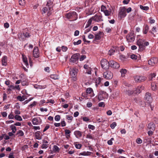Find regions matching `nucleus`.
<instances>
[{
	"label": "nucleus",
	"instance_id": "1",
	"mask_svg": "<svg viewBox=\"0 0 158 158\" xmlns=\"http://www.w3.org/2000/svg\"><path fill=\"white\" fill-rule=\"evenodd\" d=\"M136 44L139 47V51H142L145 49V46L149 45V43L145 40L139 39L136 42Z\"/></svg>",
	"mask_w": 158,
	"mask_h": 158
},
{
	"label": "nucleus",
	"instance_id": "2",
	"mask_svg": "<svg viewBox=\"0 0 158 158\" xmlns=\"http://www.w3.org/2000/svg\"><path fill=\"white\" fill-rule=\"evenodd\" d=\"M78 70L76 68L70 69V73L71 78L72 81H76L77 79V75Z\"/></svg>",
	"mask_w": 158,
	"mask_h": 158
},
{
	"label": "nucleus",
	"instance_id": "3",
	"mask_svg": "<svg viewBox=\"0 0 158 158\" xmlns=\"http://www.w3.org/2000/svg\"><path fill=\"white\" fill-rule=\"evenodd\" d=\"M126 8L125 6L121 7L119 10L118 14V18L120 20L125 18L126 16Z\"/></svg>",
	"mask_w": 158,
	"mask_h": 158
},
{
	"label": "nucleus",
	"instance_id": "4",
	"mask_svg": "<svg viewBox=\"0 0 158 158\" xmlns=\"http://www.w3.org/2000/svg\"><path fill=\"white\" fill-rule=\"evenodd\" d=\"M66 16L67 18L71 19L73 21L76 20L78 18L77 15V13L74 11L67 14Z\"/></svg>",
	"mask_w": 158,
	"mask_h": 158
},
{
	"label": "nucleus",
	"instance_id": "5",
	"mask_svg": "<svg viewBox=\"0 0 158 158\" xmlns=\"http://www.w3.org/2000/svg\"><path fill=\"white\" fill-rule=\"evenodd\" d=\"M102 67L105 70L109 69L110 66V61L108 62L106 59H104L101 60Z\"/></svg>",
	"mask_w": 158,
	"mask_h": 158
},
{
	"label": "nucleus",
	"instance_id": "6",
	"mask_svg": "<svg viewBox=\"0 0 158 158\" xmlns=\"http://www.w3.org/2000/svg\"><path fill=\"white\" fill-rule=\"evenodd\" d=\"M135 35L133 32H130L127 36V40L128 43L133 42L135 40Z\"/></svg>",
	"mask_w": 158,
	"mask_h": 158
},
{
	"label": "nucleus",
	"instance_id": "7",
	"mask_svg": "<svg viewBox=\"0 0 158 158\" xmlns=\"http://www.w3.org/2000/svg\"><path fill=\"white\" fill-rule=\"evenodd\" d=\"M135 81L137 83H140L146 80V77L143 76H135L134 77Z\"/></svg>",
	"mask_w": 158,
	"mask_h": 158
},
{
	"label": "nucleus",
	"instance_id": "8",
	"mask_svg": "<svg viewBox=\"0 0 158 158\" xmlns=\"http://www.w3.org/2000/svg\"><path fill=\"white\" fill-rule=\"evenodd\" d=\"M103 76L106 79H110L112 78L113 74L110 71H107L103 73Z\"/></svg>",
	"mask_w": 158,
	"mask_h": 158
},
{
	"label": "nucleus",
	"instance_id": "9",
	"mask_svg": "<svg viewBox=\"0 0 158 158\" xmlns=\"http://www.w3.org/2000/svg\"><path fill=\"white\" fill-rule=\"evenodd\" d=\"M79 56V53H76L73 54L71 57L70 61L75 64H77L78 61Z\"/></svg>",
	"mask_w": 158,
	"mask_h": 158
},
{
	"label": "nucleus",
	"instance_id": "10",
	"mask_svg": "<svg viewBox=\"0 0 158 158\" xmlns=\"http://www.w3.org/2000/svg\"><path fill=\"white\" fill-rule=\"evenodd\" d=\"M42 121L39 117H35L33 118L32 120L33 124L34 125H39L41 123Z\"/></svg>",
	"mask_w": 158,
	"mask_h": 158
},
{
	"label": "nucleus",
	"instance_id": "11",
	"mask_svg": "<svg viewBox=\"0 0 158 158\" xmlns=\"http://www.w3.org/2000/svg\"><path fill=\"white\" fill-rule=\"evenodd\" d=\"M92 19L96 22H99L103 21V19H102V16L100 15H96L94 16L91 18Z\"/></svg>",
	"mask_w": 158,
	"mask_h": 158
},
{
	"label": "nucleus",
	"instance_id": "12",
	"mask_svg": "<svg viewBox=\"0 0 158 158\" xmlns=\"http://www.w3.org/2000/svg\"><path fill=\"white\" fill-rule=\"evenodd\" d=\"M110 66L115 69H118L119 67V64L114 60L110 61Z\"/></svg>",
	"mask_w": 158,
	"mask_h": 158
},
{
	"label": "nucleus",
	"instance_id": "13",
	"mask_svg": "<svg viewBox=\"0 0 158 158\" xmlns=\"http://www.w3.org/2000/svg\"><path fill=\"white\" fill-rule=\"evenodd\" d=\"M158 60L156 58H153L148 61V64L151 66H154L157 62Z\"/></svg>",
	"mask_w": 158,
	"mask_h": 158
},
{
	"label": "nucleus",
	"instance_id": "14",
	"mask_svg": "<svg viewBox=\"0 0 158 158\" xmlns=\"http://www.w3.org/2000/svg\"><path fill=\"white\" fill-rule=\"evenodd\" d=\"M38 48L37 47H35L33 51V56L34 57L37 58L39 57V53Z\"/></svg>",
	"mask_w": 158,
	"mask_h": 158
},
{
	"label": "nucleus",
	"instance_id": "15",
	"mask_svg": "<svg viewBox=\"0 0 158 158\" xmlns=\"http://www.w3.org/2000/svg\"><path fill=\"white\" fill-rule=\"evenodd\" d=\"M148 127L149 129L154 131L155 129V124L152 122H150L148 124Z\"/></svg>",
	"mask_w": 158,
	"mask_h": 158
},
{
	"label": "nucleus",
	"instance_id": "16",
	"mask_svg": "<svg viewBox=\"0 0 158 158\" xmlns=\"http://www.w3.org/2000/svg\"><path fill=\"white\" fill-rule=\"evenodd\" d=\"M145 97L146 99L147 100V101H148V103H150L151 102L152 100V97L150 93H147L146 94Z\"/></svg>",
	"mask_w": 158,
	"mask_h": 158
},
{
	"label": "nucleus",
	"instance_id": "17",
	"mask_svg": "<svg viewBox=\"0 0 158 158\" xmlns=\"http://www.w3.org/2000/svg\"><path fill=\"white\" fill-rule=\"evenodd\" d=\"M144 88L143 86H139L135 89V93L137 94H139L141 91L142 90H143Z\"/></svg>",
	"mask_w": 158,
	"mask_h": 158
},
{
	"label": "nucleus",
	"instance_id": "18",
	"mask_svg": "<svg viewBox=\"0 0 158 158\" xmlns=\"http://www.w3.org/2000/svg\"><path fill=\"white\" fill-rule=\"evenodd\" d=\"M16 98L20 101L22 102L27 98V96L26 95H23L22 96H19L17 97Z\"/></svg>",
	"mask_w": 158,
	"mask_h": 158
},
{
	"label": "nucleus",
	"instance_id": "19",
	"mask_svg": "<svg viewBox=\"0 0 158 158\" xmlns=\"http://www.w3.org/2000/svg\"><path fill=\"white\" fill-rule=\"evenodd\" d=\"M7 57L6 56L3 57L2 59V64L3 65L6 66L7 64Z\"/></svg>",
	"mask_w": 158,
	"mask_h": 158
},
{
	"label": "nucleus",
	"instance_id": "20",
	"mask_svg": "<svg viewBox=\"0 0 158 158\" xmlns=\"http://www.w3.org/2000/svg\"><path fill=\"white\" fill-rule=\"evenodd\" d=\"M74 135L77 138H79L82 136L81 132L79 131H76L74 132Z\"/></svg>",
	"mask_w": 158,
	"mask_h": 158
},
{
	"label": "nucleus",
	"instance_id": "21",
	"mask_svg": "<svg viewBox=\"0 0 158 158\" xmlns=\"http://www.w3.org/2000/svg\"><path fill=\"white\" fill-rule=\"evenodd\" d=\"M102 35V33L101 32H99L95 35V40H99L101 38V35Z\"/></svg>",
	"mask_w": 158,
	"mask_h": 158
},
{
	"label": "nucleus",
	"instance_id": "22",
	"mask_svg": "<svg viewBox=\"0 0 158 158\" xmlns=\"http://www.w3.org/2000/svg\"><path fill=\"white\" fill-rule=\"evenodd\" d=\"M52 149L53 152L55 153L59 152L60 150V149L56 145L53 146Z\"/></svg>",
	"mask_w": 158,
	"mask_h": 158
},
{
	"label": "nucleus",
	"instance_id": "23",
	"mask_svg": "<svg viewBox=\"0 0 158 158\" xmlns=\"http://www.w3.org/2000/svg\"><path fill=\"white\" fill-rule=\"evenodd\" d=\"M157 32V28L156 27H154L152 28V30L149 31V32L154 35L153 36L155 37V35L154 34V33Z\"/></svg>",
	"mask_w": 158,
	"mask_h": 158
},
{
	"label": "nucleus",
	"instance_id": "24",
	"mask_svg": "<svg viewBox=\"0 0 158 158\" xmlns=\"http://www.w3.org/2000/svg\"><path fill=\"white\" fill-rule=\"evenodd\" d=\"M22 56H23V60L24 64L26 65V67L28 68V64L27 62V58L26 57H24L23 55Z\"/></svg>",
	"mask_w": 158,
	"mask_h": 158
},
{
	"label": "nucleus",
	"instance_id": "25",
	"mask_svg": "<svg viewBox=\"0 0 158 158\" xmlns=\"http://www.w3.org/2000/svg\"><path fill=\"white\" fill-rule=\"evenodd\" d=\"M120 72L121 73V76L122 77H124L125 76V74L127 72V70L126 69H121L120 71Z\"/></svg>",
	"mask_w": 158,
	"mask_h": 158
},
{
	"label": "nucleus",
	"instance_id": "26",
	"mask_svg": "<svg viewBox=\"0 0 158 158\" xmlns=\"http://www.w3.org/2000/svg\"><path fill=\"white\" fill-rule=\"evenodd\" d=\"M149 27L147 25H145L144 28L143 30V33L144 34H146L148 31Z\"/></svg>",
	"mask_w": 158,
	"mask_h": 158
},
{
	"label": "nucleus",
	"instance_id": "27",
	"mask_svg": "<svg viewBox=\"0 0 158 158\" xmlns=\"http://www.w3.org/2000/svg\"><path fill=\"white\" fill-rule=\"evenodd\" d=\"M10 128L11 129L12 131V132L13 133H15L17 130L16 127L14 125H11L10 126Z\"/></svg>",
	"mask_w": 158,
	"mask_h": 158
},
{
	"label": "nucleus",
	"instance_id": "28",
	"mask_svg": "<svg viewBox=\"0 0 158 158\" xmlns=\"http://www.w3.org/2000/svg\"><path fill=\"white\" fill-rule=\"evenodd\" d=\"M24 135L23 132L22 130H19L17 132L16 135H18V136H22Z\"/></svg>",
	"mask_w": 158,
	"mask_h": 158
},
{
	"label": "nucleus",
	"instance_id": "29",
	"mask_svg": "<svg viewBox=\"0 0 158 158\" xmlns=\"http://www.w3.org/2000/svg\"><path fill=\"white\" fill-rule=\"evenodd\" d=\"M92 21V19L91 18L89 19V20H88V21L86 24L85 27V28H87L88 27L91 25V24Z\"/></svg>",
	"mask_w": 158,
	"mask_h": 158
},
{
	"label": "nucleus",
	"instance_id": "30",
	"mask_svg": "<svg viewBox=\"0 0 158 158\" xmlns=\"http://www.w3.org/2000/svg\"><path fill=\"white\" fill-rule=\"evenodd\" d=\"M103 13H104L105 16H109L111 14V11H109L107 10H105Z\"/></svg>",
	"mask_w": 158,
	"mask_h": 158
},
{
	"label": "nucleus",
	"instance_id": "31",
	"mask_svg": "<svg viewBox=\"0 0 158 158\" xmlns=\"http://www.w3.org/2000/svg\"><path fill=\"white\" fill-rule=\"evenodd\" d=\"M50 77L53 79H58V76L56 74H52L50 75Z\"/></svg>",
	"mask_w": 158,
	"mask_h": 158
},
{
	"label": "nucleus",
	"instance_id": "32",
	"mask_svg": "<svg viewBox=\"0 0 158 158\" xmlns=\"http://www.w3.org/2000/svg\"><path fill=\"white\" fill-rule=\"evenodd\" d=\"M91 152H84L82 153H81V155L83 156H89L90 155Z\"/></svg>",
	"mask_w": 158,
	"mask_h": 158
},
{
	"label": "nucleus",
	"instance_id": "33",
	"mask_svg": "<svg viewBox=\"0 0 158 158\" xmlns=\"http://www.w3.org/2000/svg\"><path fill=\"white\" fill-rule=\"evenodd\" d=\"M52 10V9L51 8V7H48V12L47 13V15L48 16H49L51 15Z\"/></svg>",
	"mask_w": 158,
	"mask_h": 158
},
{
	"label": "nucleus",
	"instance_id": "34",
	"mask_svg": "<svg viewBox=\"0 0 158 158\" xmlns=\"http://www.w3.org/2000/svg\"><path fill=\"white\" fill-rule=\"evenodd\" d=\"M140 8L142 10H147L149 9V7L147 6H143L142 5H140Z\"/></svg>",
	"mask_w": 158,
	"mask_h": 158
},
{
	"label": "nucleus",
	"instance_id": "35",
	"mask_svg": "<svg viewBox=\"0 0 158 158\" xmlns=\"http://www.w3.org/2000/svg\"><path fill=\"white\" fill-rule=\"evenodd\" d=\"M15 119L18 121H21L22 120L21 117L19 115H16L15 116Z\"/></svg>",
	"mask_w": 158,
	"mask_h": 158
},
{
	"label": "nucleus",
	"instance_id": "36",
	"mask_svg": "<svg viewBox=\"0 0 158 158\" xmlns=\"http://www.w3.org/2000/svg\"><path fill=\"white\" fill-rule=\"evenodd\" d=\"M151 89L153 90H155L156 89V85L154 83L151 84Z\"/></svg>",
	"mask_w": 158,
	"mask_h": 158
},
{
	"label": "nucleus",
	"instance_id": "37",
	"mask_svg": "<svg viewBox=\"0 0 158 158\" xmlns=\"http://www.w3.org/2000/svg\"><path fill=\"white\" fill-rule=\"evenodd\" d=\"M35 137L36 139H41V137L40 136V134L38 132H36L35 133Z\"/></svg>",
	"mask_w": 158,
	"mask_h": 158
},
{
	"label": "nucleus",
	"instance_id": "38",
	"mask_svg": "<svg viewBox=\"0 0 158 158\" xmlns=\"http://www.w3.org/2000/svg\"><path fill=\"white\" fill-rule=\"evenodd\" d=\"M93 91V89L91 88H88L86 90V93L89 94H91Z\"/></svg>",
	"mask_w": 158,
	"mask_h": 158
},
{
	"label": "nucleus",
	"instance_id": "39",
	"mask_svg": "<svg viewBox=\"0 0 158 158\" xmlns=\"http://www.w3.org/2000/svg\"><path fill=\"white\" fill-rule=\"evenodd\" d=\"M64 131L65 132V135L66 136H68L69 137L70 136V135H69L70 133H71L70 131L69 130L66 129Z\"/></svg>",
	"mask_w": 158,
	"mask_h": 158
},
{
	"label": "nucleus",
	"instance_id": "40",
	"mask_svg": "<svg viewBox=\"0 0 158 158\" xmlns=\"http://www.w3.org/2000/svg\"><path fill=\"white\" fill-rule=\"evenodd\" d=\"M114 140V139L113 138H112L111 139L108 140L107 141V143L109 145H111L113 144L112 141Z\"/></svg>",
	"mask_w": 158,
	"mask_h": 158
},
{
	"label": "nucleus",
	"instance_id": "41",
	"mask_svg": "<svg viewBox=\"0 0 158 158\" xmlns=\"http://www.w3.org/2000/svg\"><path fill=\"white\" fill-rule=\"evenodd\" d=\"M55 120L57 121H59L60 119V116L59 115H56L55 117Z\"/></svg>",
	"mask_w": 158,
	"mask_h": 158
},
{
	"label": "nucleus",
	"instance_id": "42",
	"mask_svg": "<svg viewBox=\"0 0 158 158\" xmlns=\"http://www.w3.org/2000/svg\"><path fill=\"white\" fill-rule=\"evenodd\" d=\"M15 116L12 114V112L10 113L8 116V118L9 119H13L14 118Z\"/></svg>",
	"mask_w": 158,
	"mask_h": 158
},
{
	"label": "nucleus",
	"instance_id": "43",
	"mask_svg": "<svg viewBox=\"0 0 158 158\" xmlns=\"http://www.w3.org/2000/svg\"><path fill=\"white\" fill-rule=\"evenodd\" d=\"M116 126V123L115 122L112 123L110 125V127L112 129H114Z\"/></svg>",
	"mask_w": 158,
	"mask_h": 158
},
{
	"label": "nucleus",
	"instance_id": "44",
	"mask_svg": "<svg viewBox=\"0 0 158 158\" xmlns=\"http://www.w3.org/2000/svg\"><path fill=\"white\" fill-rule=\"evenodd\" d=\"M115 52V51L114 49L110 50L108 52V54L110 55H111L114 54Z\"/></svg>",
	"mask_w": 158,
	"mask_h": 158
},
{
	"label": "nucleus",
	"instance_id": "45",
	"mask_svg": "<svg viewBox=\"0 0 158 158\" xmlns=\"http://www.w3.org/2000/svg\"><path fill=\"white\" fill-rule=\"evenodd\" d=\"M66 119L68 120L72 121L73 119V117L72 116L69 115H66Z\"/></svg>",
	"mask_w": 158,
	"mask_h": 158
},
{
	"label": "nucleus",
	"instance_id": "46",
	"mask_svg": "<svg viewBox=\"0 0 158 158\" xmlns=\"http://www.w3.org/2000/svg\"><path fill=\"white\" fill-rule=\"evenodd\" d=\"M9 88L8 89V91H11L12 89H15V85H11L8 86Z\"/></svg>",
	"mask_w": 158,
	"mask_h": 158
},
{
	"label": "nucleus",
	"instance_id": "47",
	"mask_svg": "<svg viewBox=\"0 0 158 158\" xmlns=\"http://www.w3.org/2000/svg\"><path fill=\"white\" fill-rule=\"evenodd\" d=\"M105 30L106 32L109 33L111 31V28L110 27H108L106 28Z\"/></svg>",
	"mask_w": 158,
	"mask_h": 158
},
{
	"label": "nucleus",
	"instance_id": "48",
	"mask_svg": "<svg viewBox=\"0 0 158 158\" xmlns=\"http://www.w3.org/2000/svg\"><path fill=\"white\" fill-rule=\"evenodd\" d=\"M130 57L134 60H135L137 58V56L135 55L132 54L131 55Z\"/></svg>",
	"mask_w": 158,
	"mask_h": 158
},
{
	"label": "nucleus",
	"instance_id": "49",
	"mask_svg": "<svg viewBox=\"0 0 158 158\" xmlns=\"http://www.w3.org/2000/svg\"><path fill=\"white\" fill-rule=\"evenodd\" d=\"M1 114L3 117H6L7 116V114L6 112H1Z\"/></svg>",
	"mask_w": 158,
	"mask_h": 158
},
{
	"label": "nucleus",
	"instance_id": "50",
	"mask_svg": "<svg viewBox=\"0 0 158 158\" xmlns=\"http://www.w3.org/2000/svg\"><path fill=\"white\" fill-rule=\"evenodd\" d=\"M106 7L104 5H102L101 6V11L104 12L105 10H106Z\"/></svg>",
	"mask_w": 158,
	"mask_h": 158
},
{
	"label": "nucleus",
	"instance_id": "51",
	"mask_svg": "<svg viewBox=\"0 0 158 158\" xmlns=\"http://www.w3.org/2000/svg\"><path fill=\"white\" fill-rule=\"evenodd\" d=\"M134 93V91L133 90H128L127 92V94L129 95L132 94Z\"/></svg>",
	"mask_w": 158,
	"mask_h": 158
},
{
	"label": "nucleus",
	"instance_id": "52",
	"mask_svg": "<svg viewBox=\"0 0 158 158\" xmlns=\"http://www.w3.org/2000/svg\"><path fill=\"white\" fill-rule=\"evenodd\" d=\"M19 3L20 5H23L25 3L24 0H19Z\"/></svg>",
	"mask_w": 158,
	"mask_h": 158
},
{
	"label": "nucleus",
	"instance_id": "53",
	"mask_svg": "<svg viewBox=\"0 0 158 158\" xmlns=\"http://www.w3.org/2000/svg\"><path fill=\"white\" fill-rule=\"evenodd\" d=\"M75 147L77 149H80L82 147V145L81 144L78 143L75 145Z\"/></svg>",
	"mask_w": 158,
	"mask_h": 158
},
{
	"label": "nucleus",
	"instance_id": "54",
	"mask_svg": "<svg viewBox=\"0 0 158 158\" xmlns=\"http://www.w3.org/2000/svg\"><path fill=\"white\" fill-rule=\"evenodd\" d=\"M81 42V40H79L77 42L74 41L73 42V44L74 45H78L80 44Z\"/></svg>",
	"mask_w": 158,
	"mask_h": 158
},
{
	"label": "nucleus",
	"instance_id": "55",
	"mask_svg": "<svg viewBox=\"0 0 158 158\" xmlns=\"http://www.w3.org/2000/svg\"><path fill=\"white\" fill-rule=\"evenodd\" d=\"M48 147V144H44L42 145L41 146V148L42 149H46Z\"/></svg>",
	"mask_w": 158,
	"mask_h": 158
},
{
	"label": "nucleus",
	"instance_id": "56",
	"mask_svg": "<svg viewBox=\"0 0 158 158\" xmlns=\"http://www.w3.org/2000/svg\"><path fill=\"white\" fill-rule=\"evenodd\" d=\"M136 142L138 144H140L142 143V140L140 138H139L136 139Z\"/></svg>",
	"mask_w": 158,
	"mask_h": 158
},
{
	"label": "nucleus",
	"instance_id": "57",
	"mask_svg": "<svg viewBox=\"0 0 158 158\" xmlns=\"http://www.w3.org/2000/svg\"><path fill=\"white\" fill-rule=\"evenodd\" d=\"M7 95L5 93H4L3 95V101L6 100L7 98Z\"/></svg>",
	"mask_w": 158,
	"mask_h": 158
},
{
	"label": "nucleus",
	"instance_id": "58",
	"mask_svg": "<svg viewBox=\"0 0 158 158\" xmlns=\"http://www.w3.org/2000/svg\"><path fill=\"white\" fill-rule=\"evenodd\" d=\"M61 48L63 52H66L68 49V48L64 46H62Z\"/></svg>",
	"mask_w": 158,
	"mask_h": 158
},
{
	"label": "nucleus",
	"instance_id": "59",
	"mask_svg": "<svg viewBox=\"0 0 158 158\" xmlns=\"http://www.w3.org/2000/svg\"><path fill=\"white\" fill-rule=\"evenodd\" d=\"M88 128L89 129L94 130L95 129V127L93 125L90 124L88 125Z\"/></svg>",
	"mask_w": 158,
	"mask_h": 158
},
{
	"label": "nucleus",
	"instance_id": "60",
	"mask_svg": "<svg viewBox=\"0 0 158 158\" xmlns=\"http://www.w3.org/2000/svg\"><path fill=\"white\" fill-rule=\"evenodd\" d=\"M98 106L99 107H104L105 106L104 103L103 102H101L98 103Z\"/></svg>",
	"mask_w": 158,
	"mask_h": 158
},
{
	"label": "nucleus",
	"instance_id": "61",
	"mask_svg": "<svg viewBox=\"0 0 158 158\" xmlns=\"http://www.w3.org/2000/svg\"><path fill=\"white\" fill-rule=\"evenodd\" d=\"M97 121L99 122V123H100V122H102L103 121V119L102 118H101L99 117H97Z\"/></svg>",
	"mask_w": 158,
	"mask_h": 158
},
{
	"label": "nucleus",
	"instance_id": "62",
	"mask_svg": "<svg viewBox=\"0 0 158 158\" xmlns=\"http://www.w3.org/2000/svg\"><path fill=\"white\" fill-rule=\"evenodd\" d=\"M28 148V146L27 145H24L22 147V150L23 151V150H25L26 149H27Z\"/></svg>",
	"mask_w": 158,
	"mask_h": 158
},
{
	"label": "nucleus",
	"instance_id": "63",
	"mask_svg": "<svg viewBox=\"0 0 158 158\" xmlns=\"http://www.w3.org/2000/svg\"><path fill=\"white\" fill-rule=\"evenodd\" d=\"M153 131L152 130H150L148 132V134L149 136H152L153 133Z\"/></svg>",
	"mask_w": 158,
	"mask_h": 158
},
{
	"label": "nucleus",
	"instance_id": "64",
	"mask_svg": "<svg viewBox=\"0 0 158 158\" xmlns=\"http://www.w3.org/2000/svg\"><path fill=\"white\" fill-rule=\"evenodd\" d=\"M48 11V9L47 7H44L42 9V11L44 13H45Z\"/></svg>",
	"mask_w": 158,
	"mask_h": 158
}]
</instances>
